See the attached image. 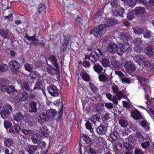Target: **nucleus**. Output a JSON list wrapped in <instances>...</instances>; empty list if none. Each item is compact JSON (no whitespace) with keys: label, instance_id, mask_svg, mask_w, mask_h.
Returning <instances> with one entry per match:
<instances>
[{"label":"nucleus","instance_id":"f257e3e1","mask_svg":"<svg viewBox=\"0 0 154 154\" xmlns=\"http://www.w3.org/2000/svg\"><path fill=\"white\" fill-rule=\"evenodd\" d=\"M115 22L112 19H108L105 22V24H100L96 28L89 31L90 34H93L97 37H100L107 31L106 26L108 27L114 25Z\"/></svg>","mask_w":154,"mask_h":154},{"label":"nucleus","instance_id":"f03ea898","mask_svg":"<svg viewBox=\"0 0 154 154\" xmlns=\"http://www.w3.org/2000/svg\"><path fill=\"white\" fill-rule=\"evenodd\" d=\"M118 134L116 131H113L109 135L110 137L112 140H115L117 138ZM112 144L113 149L115 153L119 154L122 148V144L118 141L111 142Z\"/></svg>","mask_w":154,"mask_h":154},{"label":"nucleus","instance_id":"7ed1b4c3","mask_svg":"<svg viewBox=\"0 0 154 154\" xmlns=\"http://www.w3.org/2000/svg\"><path fill=\"white\" fill-rule=\"evenodd\" d=\"M119 48L117 50V54L119 55H121L125 50L128 52H129L131 51V48L130 45L128 43L123 44L122 43H120L118 45Z\"/></svg>","mask_w":154,"mask_h":154},{"label":"nucleus","instance_id":"20e7f679","mask_svg":"<svg viewBox=\"0 0 154 154\" xmlns=\"http://www.w3.org/2000/svg\"><path fill=\"white\" fill-rule=\"evenodd\" d=\"M12 110V108L11 106L7 105L5 108L1 111L0 112L1 116L4 119L8 118Z\"/></svg>","mask_w":154,"mask_h":154},{"label":"nucleus","instance_id":"39448f33","mask_svg":"<svg viewBox=\"0 0 154 154\" xmlns=\"http://www.w3.org/2000/svg\"><path fill=\"white\" fill-rule=\"evenodd\" d=\"M85 59H88L91 62L94 63L99 59V54L96 51H93L89 55L86 56Z\"/></svg>","mask_w":154,"mask_h":154},{"label":"nucleus","instance_id":"423d86ee","mask_svg":"<svg viewBox=\"0 0 154 154\" xmlns=\"http://www.w3.org/2000/svg\"><path fill=\"white\" fill-rule=\"evenodd\" d=\"M48 90L50 94L53 97L58 96L60 94V90L53 85H50L48 88Z\"/></svg>","mask_w":154,"mask_h":154},{"label":"nucleus","instance_id":"0eeeda50","mask_svg":"<svg viewBox=\"0 0 154 154\" xmlns=\"http://www.w3.org/2000/svg\"><path fill=\"white\" fill-rule=\"evenodd\" d=\"M124 66L127 71L130 73L134 72L136 69L134 64L131 62H125L124 64Z\"/></svg>","mask_w":154,"mask_h":154},{"label":"nucleus","instance_id":"6e6552de","mask_svg":"<svg viewBox=\"0 0 154 154\" xmlns=\"http://www.w3.org/2000/svg\"><path fill=\"white\" fill-rule=\"evenodd\" d=\"M116 75H118L121 80L123 83H127L128 84L131 83V80L130 78H127L125 77L124 74L120 71H117L115 72Z\"/></svg>","mask_w":154,"mask_h":154},{"label":"nucleus","instance_id":"1a4fd4ad","mask_svg":"<svg viewBox=\"0 0 154 154\" xmlns=\"http://www.w3.org/2000/svg\"><path fill=\"white\" fill-rule=\"evenodd\" d=\"M9 65L11 71L13 72H15L20 66L19 63L15 60L11 61L9 63Z\"/></svg>","mask_w":154,"mask_h":154},{"label":"nucleus","instance_id":"9d476101","mask_svg":"<svg viewBox=\"0 0 154 154\" xmlns=\"http://www.w3.org/2000/svg\"><path fill=\"white\" fill-rule=\"evenodd\" d=\"M50 63L54 65L57 69H59V66L57 64V60L54 56L51 55L49 57L48 60H47V63L48 64L50 65Z\"/></svg>","mask_w":154,"mask_h":154},{"label":"nucleus","instance_id":"9b49d317","mask_svg":"<svg viewBox=\"0 0 154 154\" xmlns=\"http://www.w3.org/2000/svg\"><path fill=\"white\" fill-rule=\"evenodd\" d=\"M131 116L136 120L143 119V117L140 112L137 109L132 111L131 112Z\"/></svg>","mask_w":154,"mask_h":154},{"label":"nucleus","instance_id":"f8f14e48","mask_svg":"<svg viewBox=\"0 0 154 154\" xmlns=\"http://www.w3.org/2000/svg\"><path fill=\"white\" fill-rule=\"evenodd\" d=\"M108 51L111 53H114L116 51H117L118 48L117 45L112 42L109 43L107 47Z\"/></svg>","mask_w":154,"mask_h":154},{"label":"nucleus","instance_id":"ddd939ff","mask_svg":"<svg viewBox=\"0 0 154 154\" xmlns=\"http://www.w3.org/2000/svg\"><path fill=\"white\" fill-rule=\"evenodd\" d=\"M134 15L138 16V15H141L145 12V8L142 7H136L134 10Z\"/></svg>","mask_w":154,"mask_h":154},{"label":"nucleus","instance_id":"4468645a","mask_svg":"<svg viewBox=\"0 0 154 154\" xmlns=\"http://www.w3.org/2000/svg\"><path fill=\"white\" fill-rule=\"evenodd\" d=\"M39 149L38 146L34 145L29 146L26 149V150L30 154L38 153V150Z\"/></svg>","mask_w":154,"mask_h":154},{"label":"nucleus","instance_id":"2eb2a0df","mask_svg":"<svg viewBox=\"0 0 154 154\" xmlns=\"http://www.w3.org/2000/svg\"><path fill=\"white\" fill-rule=\"evenodd\" d=\"M9 83V81L6 79L4 78L0 79V90L2 91H5V88Z\"/></svg>","mask_w":154,"mask_h":154},{"label":"nucleus","instance_id":"dca6fc26","mask_svg":"<svg viewBox=\"0 0 154 154\" xmlns=\"http://www.w3.org/2000/svg\"><path fill=\"white\" fill-rule=\"evenodd\" d=\"M144 52L147 55L150 56L154 55V48L150 45H148L144 50Z\"/></svg>","mask_w":154,"mask_h":154},{"label":"nucleus","instance_id":"f3484780","mask_svg":"<svg viewBox=\"0 0 154 154\" xmlns=\"http://www.w3.org/2000/svg\"><path fill=\"white\" fill-rule=\"evenodd\" d=\"M24 116L20 112L17 111L16 114L13 116V118L14 120L19 122L21 120L24 118Z\"/></svg>","mask_w":154,"mask_h":154},{"label":"nucleus","instance_id":"a211bd4d","mask_svg":"<svg viewBox=\"0 0 154 154\" xmlns=\"http://www.w3.org/2000/svg\"><path fill=\"white\" fill-rule=\"evenodd\" d=\"M37 103L34 101H31L29 104V112L35 113L37 112V108L36 107Z\"/></svg>","mask_w":154,"mask_h":154},{"label":"nucleus","instance_id":"6ab92c4d","mask_svg":"<svg viewBox=\"0 0 154 154\" xmlns=\"http://www.w3.org/2000/svg\"><path fill=\"white\" fill-rule=\"evenodd\" d=\"M48 131L47 127H42L39 131V135L41 137H45L48 136Z\"/></svg>","mask_w":154,"mask_h":154},{"label":"nucleus","instance_id":"aec40b11","mask_svg":"<svg viewBox=\"0 0 154 154\" xmlns=\"http://www.w3.org/2000/svg\"><path fill=\"white\" fill-rule=\"evenodd\" d=\"M97 133L100 135H105L107 131V128L103 125H100L96 129Z\"/></svg>","mask_w":154,"mask_h":154},{"label":"nucleus","instance_id":"412c9836","mask_svg":"<svg viewBox=\"0 0 154 154\" xmlns=\"http://www.w3.org/2000/svg\"><path fill=\"white\" fill-rule=\"evenodd\" d=\"M134 61L140 64L145 60L144 57L142 55H138L134 57Z\"/></svg>","mask_w":154,"mask_h":154},{"label":"nucleus","instance_id":"4be33fe9","mask_svg":"<svg viewBox=\"0 0 154 154\" xmlns=\"http://www.w3.org/2000/svg\"><path fill=\"white\" fill-rule=\"evenodd\" d=\"M56 110L53 109H50L46 112L47 117L49 119L54 117L56 115Z\"/></svg>","mask_w":154,"mask_h":154},{"label":"nucleus","instance_id":"5701e85b","mask_svg":"<svg viewBox=\"0 0 154 154\" xmlns=\"http://www.w3.org/2000/svg\"><path fill=\"white\" fill-rule=\"evenodd\" d=\"M124 12V9L122 8H120L114 11L113 15L116 16H120L122 17Z\"/></svg>","mask_w":154,"mask_h":154},{"label":"nucleus","instance_id":"b1692460","mask_svg":"<svg viewBox=\"0 0 154 154\" xmlns=\"http://www.w3.org/2000/svg\"><path fill=\"white\" fill-rule=\"evenodd\" d=\"M41 75L37 72L35 71H33L29 75L28 78L32 79H34L36 78H41Z\"/></svg>","mask_w":154,"mask_h":154},{"label":"nucleus","instance_id":"393cba45","mask_svg":"<svg viewBox=\"0 0 154 154\" xmlns=\"http://www.w3.org/2000/svg\"><path fill=\"white\" fill-rule=\"evenodd\" d=\"M21 86L22 90H29L30 87L28 83L23 80L21 81Z\"/></svg>","mask_w":154,"mask_h":154},{"label":"nucleus","instance_id":"a878e982","mask_svg":"<svg viewBox=\"0 0 154 154\" xmlns=\"http://www.w3.org/2000/svg\"><path fill=\"white\" fill-rule=\"evenodd\" d=\"M5 91L3 92H6L8 94H11L15 91V89L13 85L7 86L5 88Z\"/></svg>","mask_w":154,"mask_h":154},{"label":"nucleus","instance_id":"bb28decb","mask_svg":"<svg viewBox=\"0 0 154 154\" xmlns=\"http://www.w3.org/2000/svg\"><path fill=\"white\" fill-rule=\"evenodd\" d=\"M93 68L94 70L99 74L102 71L103 68L102 66L98 64H95Z\"/></svg>","mask_w":154,"mask_h":154},{"label":"nucleus","instance_id":"cd10ccee","mask_svg":"<svg viewBox=\"0 0 154 154\" xmlns=\"http://www.w3.org/2000/svg\"><path fill=\"white\" fill-rule=\"evenodd\" d=\"M152 32L149 30H146L143 32L144 37L148 39H150L152 37Z\"/></svg>","mask_w":154,"mask_h":154},{"label":"nucleus","instance_id":"c85d7f7f","mask_svg":"<svg viewBox=\"0 0 154 154\" xmlns=\"http://www.w3.org/2000/svg\"><path fill=\"white\" fill-rule=\"evenodd\" d=\"M133 29L135 34L139 35L141 34L143 31V29L139 27H134L133 28Z\"/></svg>","mask_w":154,"mask_h":154},{"label":"nucleus","instance_id":"c756f323","mask_svg":"<svg viewBox=\"0 0 154 154\" xmlns=\"http://www.w3.org/2000/svg\"><path fill=\"white\" fill-rule=\"evenodd\" d=\"M100 61L102 65L104 67H107L109 65V61L107 59L102 58Z\"/></svg>","mask_w":154,"mask_h":154},{"label":"nucleus","instance_id":"7c9ffc66","mask_svg":"<svg viewBox=\"0 0 154 154\" xmlns=\"http://www.w3.org/2000/svg\"><path fill=\"white\" fill-rule=\"evenodd\" d=\"M4 143L5 146H10L13 144V142L11 139L7 138L4 140Z\"/></svg>","mask_w":154,"mask_h":154},{"label":"nucleus","instance_id":"2f4dec72","mask_svg":"<svg viewBox=\"0 0 154 154\" xmlns=\"http://www.w3.org/2000/svg\"><path fill=\"white\" fill-rule=\"evenodd\" d=\"M0 35L5 39L7 38L9 35L8 32L4 29H0Z\"/></svg>","mask_w":154,"mask_h":154},{"label":"nucleus","instance_id":"473e14b6","mask_svg":"<svg viewBox=\"0 0 154 154\" xmlns=\"http://www.w3.org/2000/svg\"><path fill=\"white\" fill-rule=\"evenodd\" d=\"M135 135L136 137V138H138L139 142L140 143H141L140 142L143 141L144 140V137L142 134L140 132L138 131L136 132Z\"/></svg>","mask_w":154,"mask_h":154},{"label":"nucleus","instance_id":"72a5a7b5","mask_svg":"<svg viewBox=\"0 0 154 154\" xmlns=\"http://www.w3.org/2000/svg\"><path fill=\"white\" fill-rule=\"evenodd\" d=\"M133 43L136 46H139L143 44V41L140 38H136L133 41Z\"/></svg>","mask_w":154,"mask_h":154},{"label":"nucleus","instance_id":"f704fd0d","mask_svg":"<svg viewBox=\"0 0 154 154\" xmlns=\"http://www.w3.org/2000/svg\"><path fill=\"white\" fill-rule=\"evenodd\" d=\"M112 65L116 70L119 69L121 68V64L118 61L115 60L113 61L112 62Z\"/></svg>","mask_w":154,"mask_h":154},{"label":"nucleus","instance_id":"c9c22d12","mask_svg":"<svg viewBox=\"0 0 154 154\" xmlns=\"http://www.w3.org/2000/svg\"><path fill=\"white\" fill-rule=\"evenodd\" d=\"M128 140L130 143H134L136 140V137L135 134H131L128 137Z\"/></svg>","mask_w":154,"mask_h":154},{"label":"nucleus","instance_id":"e433bc0d","mask_svg":"<svg viewBox=\"0 0 154 154\" xmlns=\"http://www.w3.org/2000/svg\"><path fill=\"white\" fill-rule=\"evenodd\" d=\"M42 87V83L41 81H38L35 84L33 89L35 90H41Z\"/></svg>","mask_w":154,"mask_h":154},{"label":"nucleus","instance_id":"4c0bfd02","mask_svg":"<svg viewBox=\"0 0 154 154\" xmlns=\"http://www.w3.org/2000/svg\"><path fill=\"white\" fill-rule=\"evenodd\" d=\"M81 76L83 79L86 82H88L90 80V77L89 75L85 72H83L81 73Z\"/></svg>","mask_w":154,"mask_h":154},{"label":"nucleus","instance_id":"58836bf2","mask_svg":"<svg viewBox=\"0 0 154 154\" xmlns=\"http://www.w3.org/2000/svg\"><path fill=\"white\" fill-rule=\"evenodd\" d=\"M19 96L22 101H25L28 97V95L26 92H22L20 93Z\"/></svg>","mask_w":154,"mask_h":154},{"label":"nucleus","instance_id":"ea45409f","mask_svg":"<svg viewBox=\"0 0 154 154\" xmlns=\"http://www.w3.org/2000/svg\"><path fill=\"white\" fill-rule=\"evenodd\" d=\"M100 117L98 116L97 115H94L92 116V117L90 120L95 125V123L96 122L98 121L100 119Z\"/></svg>","mask_w":154,"mask_h":154},{"label":"nucleus","instance_id":"a19ab883","mask_svg":"<svg viewBox=\"0 0 154 154\" xmlns=\"http://www.w3.org/2000/svg\"><path fill=\"white\" fill-rule=\"evenodd\" d=\"M57 69H56L53 68L51 67H48L47 68V72L51 74H55L57 72Z\"/></svg>","mask_w":154,"mask_h":154},{"label":"nucleus","instance_id":"79ce46f5","mask_svg":"<svg viewBox=\"0 0 154 154\" xmlns=\"http://www.w3.org/2000/svg\"><path fill=\"white\" fill-rule=\"evenodd\" d=\"M140 124L143 128L147 129L148 128L149 124L147 121L146 120L143 119L139 121Z\"/></svg>","mask_w":154,"mask_h":154},{"label":"nucleus","instance_id":"37998d69","mask_svg":"<svg viewBox=\"0 0 154 154\" xmlns=\"http://www.w3.org/2000/svg\"><path fill=\"white\" fill-rule=\"evenodd\" d=\"M31 139L32 140L34 143H38L39 141L38 137L36 134H33L31 136Z\"/></svg>","mask_w":154,"mask_h":154},{"label":"nucleus","instance_id":"c03bdc74","mask_svg":"<svg viewBox=\"0 0 154 154\" xmlns=\"http://www.w3.org/2000/svg\"><path fill=\"white\" fill-rule=\"evenodd\" d=\"M137 77V79H139L142 85L143 86L146 83V80L143 77L138 75Z\"/></svg>","mask_w":154,"mask_h":154},{"label":"nucleus","instance_id":"a18cd8bd","mask_svg":"<svg viewBox=\"0 0 154 154\" xmlns=\"http://www.w3.org/2000/svg\"><path fill=\"white\" fill-rule=\"evenodd\" d=\"M121 39L124 42H128L129 40V36L128 34L122 33L121 35Z\"/></svg>","mask_w":154,"mask_h":154},{"label":"nucleus","instance_id":"49530a36","mask_svg":"<svg viewBox=\"0 0 154 154\" xmlns=\"http://www.w3.org/2000/svg\"><path fill=\"white\" fill-rule=\"evenodd\" d=\"M81 137L83 138V140L84 142L87 144L90 143L91 140L88 136L83 134L81 135Z\"/></svg>","mask_w":154,"mask_h":154},{"label":"nucleus","instance_id":"de8ad7c7","mask_svg":"<svg viewBox=\"0 0 154 154\" xmlns=\"http://www.w3.org/2000/svg\"><path fill=\"white\" fill-rule=\"evenodd\" d=\"M38 13L39 14H41L42 12H44L45 11V5L44 4H40L38 8Z\"/></svg>","mask_w":154,"mask_h":154},{"label":"nucleus","instance_id":"09e8293b","mask_svg":"<svg viewBox=\"0 0 154 154\" xmlns=\"http://www.w3.org/2000/svg\"><path fill=\"white\" fill-rule=\"evenodd\" d=\"M134 10L131 11L128 13L127 16V18L129 20H131L134 18Z\"/></svg>","mask_w":154,"mask_h":154},{"label":"nucleus","instance_id":"8fccbe9b","mask_svg":"<svg viewBox=\"0 0 154 154\" xmlns=\"http://www.w3.org/2000/svg\"><path fill=\"white\" fill-rule=\"evenodd\" d=\"M20 131L25 135L32 134L33 133L32 131L24 129H21Z\"/></svg>","mask_w":154,"mask_h":154},{"label":"nucleus","instance_id":"3c124183","mask_svg":"<svg viewBox=\"0 0 154 154\" xmlns=\"http://www.w3.org/2000/svg\"><path fill=\"white\" fill-rule=\"evenodd\" d=\"M24 67L25 69L27 71L30 72L32 71L33 69V66L32 65L27 63H26L24 65Z\"/></svg>","mask_w":154,"mask_h":154},{"label":"nucleus","instance_id":"603ef678","mask_svg":"<svg viewBox=\"0 0 154 154\" xmlns=\"http://www.w3.org/2000/svg\"><path fill=\"white\" fill-rule=\"evenodd\" d=\"M99 79L100 81L104 82L106 81L108 78L105 75L102 74L99 75Z\"/></svg>","mask_w":154,"mask_h":154},{"label":"nucleus","instance_id":"864d4df0","mask_svg":"<svg viewBox=\"0 0 154 154\" xmlns=\"http://www.w3.org/2000/svg\"><path fill=\"white\" fill-rule=\"evenodd\" d=\"M119 122L120 125L123 127H125L128 125V123L125 120L121 119L119 120Z\"/></svg>","mask_w":154,"mask_h":154},{"label":"nucleus","instance_id":"5fc2aeb1","mask_svg":"<svg viewBox=\"0 0 154 154\" xmlns=\"http://www.w3.org/2000/svg\"><path fill=\"white\" fill-rule=\"evenodd\" d=\"M8 69V66L6 64H2L0 65V73H2L4 71H5Z\"/></svg>","mask_w":154,"mask_h":154},{"label":"nucleus","instance_id":"6e6d98bb","mask_svg":"<svg viewBox=\"0 0 154 154\" xmlns=\"http://www.w3.org/2000/svg\"><path fill=\"white\" fill-rule=\"evenodd\" d=\"M85 126L86 128L89 130L91 133H93L94 132L93 129L92 128L91 125L89 122H87L85 124Z\"/></svg>","mask_w":154,"mask_h":154},{"label":"nucleus","instance_id":"4d7b16f0","mask_svg":"<svg viewBox=\"0 0 154 154\" xmlns=\"http://www.w3.org/2000/svg\"><path fill=\"white\" fill-rule=\"evenodd\" d=\"M25 37L29 41H39L36 38L35 35V34L33 36H26Z\"/></svg>","mask_w":154,"mask_h":154},{"label":"nucleus","instance_id":"13d9d810","mask_svg":"<svg viewBox=\"0 0 154 154\" xmlns=\"http://www.w3.org/2000/svg\"><path fill=\"white\" fill-rule=\"evenodd\" d=\"M124 146L128 151H130L132 149V145L127 143H124Z\"/></svg>","mask_w":154,"mask_h":154},{"label":"nucleus","instance_id":"bf43d9fd","mask_svg":"<svg viewBox=\"0 0 154 154\" xmlns=\"http://www.w3.org/2000/svg\"><path fill=\"white\" fill-rule=\"evenodd\" d=\"M89 85L91 89L93 92L95 93L97 92V88L91 82L89 83Z\"/></svg>","mask_w":154,"mask_h":154},{"label":"nucleus","instance_id":"052dcab7","mask_svg":"<svg viewBox=\"0 0 154 154\" xmlns=\"http://www.w3.org/2000/svg\"><path fill=\"white\" fill-rule=\"evenodd\" d=\"M112 90L114 93L116 94L119 91V88L117 85H116L114 84H112Z\"/></svg>","mask_w":154,"mask_h":154},{"label":"nucleus","instance_id":"680f3d73","mask_svg":"<svg viewBox=\"0 0 154 154\" xmlns=\"http://www.w3.org/2000/svg\"><path fill=\"white\" fill-rule=\"evenodd\" d=\"M130 7H134L135 5L136 0H128L127 2Z\"/></svg>","mask_w":154,"mask_h":154},{"label":"nucleus","instance_id":"e2e57ef3","mask_svg":"<svg viewBox=\"0 0 154 154\" xmlns=\"http://www.w3.org/2000/svg\"><path fill=\"white\" fill-rule=\"evenodd\" d=\"M150 145V143L149 141H146L143 142L141 143V146L144 149H145L148 147Z\"/></svg>","mask_w":154,"mask_h":154},{"label":"nucleus","instance_id":"0e129e2a","mask_svg":"<svg viewBox=\"0 0 154 154\" xmlns=\"http://www.w3.org/2000/svg\"><path fill=\"white\" fill-rule=\"evenodd\" d=\"M110 114L108 112L106 113L105 114L103 115L102 117V120L103 121L109 119L110 118Z\"/></svg>","mask_w":154,"mask_h":154},{"label":"nucleus","instance_id":"69168bd1","mask_svg":"<svg viewBox=\"0 0 154 154\" xmlns=\"http://www.w3.org/2000/svg\"><path fill=\"white\" fill-rule=\"evenodd\" d=\"M112 5L114 7L116 8L119 4L118 1L117 0H112L111 2Z\"/></svg>","mask_w":154,"mask_h":154},{"label":"nucleus","instance_id":"338daca9","mask_svg":"<svg viewBox=\"0 0 154 154\" xmlns=\"http://www.w3.org/2000/svg\"><path fill=\"white\" fill-rule=\"evenodd\" d=\"M12 125V123L10 121H5L4 126L5 128L7 129L8 128L11 127Z\"/></svg>","mask_w":154,"mask_h":154},{"label":"nucleus","instance_id":"774afa93","mask_svg":"<svg viewBox=\"0 0 154 154\" xmlns=\"http://www.w3.org/2000/svg\"><path fill=\"white\" fill-rule=\"evenodd\" d=\"M116 94L117 96L116 97L119 100H120L122 97H124L123 94L121 91H119Z\"/></svg>","mask_w":154,"mask_h":154}]
</instances>
